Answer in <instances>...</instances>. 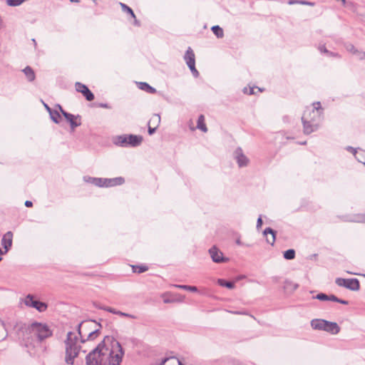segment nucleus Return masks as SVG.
<instances>
[{
    "label": "nucleus",
    "instance_id": "obj_1",
    "mask_svg": "<svg viewBox=\"0 0 365 365\" xmlns=\"http://www.w3.org/2000/svg\"><path fill=\"white\" fill-rule=\"evenodd\" d=\"M116 347L118 353L114 354L113 349H110L108 354L99 352L93 356V359H91L90 363L86 360V365H120L125 350L119 341H116Z\"/></svg>",
    "mask_w": 365,
    "mask_h": 365
},
{
    "label": "nucleus",
    "instance_id": "obj_2",
    "mask_svg": "<svg viewBox=\"0 0 365 365\" xmlns=\"http://www.w3.org/2000/svg\"><path fill=\"white\" fill-rule=\"evenodd\" d=\"M78 341V337L75 336L73 331H70L67 333L66 339L64 341L66 346L65 362L67 364L73 365L75 359L78 357L80 353L81 346L77 345Z\"/></svg>",
    "mask_w": 365,
    "mask_h": 365
},
{
    "label": "nucleus",
    "instance_id": "obj_3",
    "mask_svg": "<svg viewBox=\"0 0 365 365\" xmlns=\"http://www.w3.org/2000/svg\"><path fill=\"white\" fill-rule=\"evenodd\" d=\"M29 329L31 332L34 333L36 337L37 341L40 343L51 337L53 334V330L46 323L38 322L37 321L31 322L29 326Z\"/></svg>",
    "mask_w": 365,
    "mask_h": 365
},
{
    "label": "nucleus",
    "instance_id": "obj_4",
    "mask_svg": "<svg viewBox=\"0 0 365 365\" xmlns=\"http://www.w3.org/2000/svg\"><path fill=\"white\" fill-rule=\"evenodd\" d=\"M83 180L99 187H111L116 185H121L125 182V178L123 177H116L113 178H95L84 176Z\"/></svg>",
    "mask_w": 365,
    "mask_h": 365
},
{
    "label": "nucleus",
    "instance_id": "obj_5",
    "mask_svg": "<svg viewBox=\"0 0 365 365\" xmlns=\"http://www.w3.org/2000/svg\"><path fill=\"white\" fill-rule=\"evenodd\" d=\"M143 140L140 135L123 134L118 135L113 143L122 148H135L139 146Z\"/></svg>",
    "mask_w": 365,
    "mask_h": 365
},
{
    "label": "nucleus",
    "instance_id": "obj_6",
    "mask_svg": "<svg viewBox=\"0 0 365 365\" xmlns=\"http://www.w3.org/2000/svg\"><path fill=\"white\" fill-rule=\"evenodd\" d=\"M314 330L327 331L331 334H336L340 331V327L336 322H329L323 319H314L310 322Z\"/></svg>",
    "mask_w": 365,
    "mask_h": 365
},
{
    "label": "nucleus",
    "instance_id": "obj_7",
    "mask_svg": "<svg viewBox=\"0 0 365 365\" xmlns=\"http://www.w3.org/2000/svg\"><path fill=\"white\" fill-rule=\"evenodd\" d=\"M106 341L110 342L112 349L114 350L116 346V341H118L113 336H106L103 341H101L93 349H92L86 356V360L88 361V363L91 362V359H93V356L99 352H104L103 350L106 349L108 351V348L106 346Z\"/></svg>",
    "mask_w": 365,
    "mask_h": 365
},
{
    "label": "nucleus",
    "instance_id": "obj_8",
    "mask_svg": "<svg viewBox=\"0 0 365 365\" xmlns=\"http://www.w3.org/2000/svg\"><path fill=\"white\" fill-rule=\"evenodd\" d=\"M23 302L26 307L36 309L39 312H43L48 308L47 303L37 299L35 296L31 294H28Z\"/></svg>",
    "mask_w": 365,
    "mask_h": 365
},
{
    "label": "nucleus",
    "instance_id": "obj_9",
    "mask_svg": "<svg viewBox=\"0 0 365 365\" xmlns=\"http://www.w3.org/2000/svg\"><path fill=\"white\" fill-rule=\"evenodd\" d=\"M336 285L341 287H344L351 291H359L360 289V282L357 278H341L337 277L335 279Z\"/></svg>",
    "mask_w": 365,
    "mask_h": 365
},
{
    "label": "nucleus",
    "instance_id": "obj_10",
    "mask_svg": "<svg viewBox=\"0 0 365 365\" xmlns=\"http://www.w3.org/2000/svg\"><path fill=\"white\" fill-rule=\"evenodd\" d=\"M59 108L61 115L65 118L66 120L69 123L71 130L81 125V116L80 115H73L65 110L59 104L57 105Z\"/></svg>",
    "mask_w": 365,
    "mask_h": 365
},
{
    "label": "nucleus",
    "instance_id": "obj_11",
    "mask_svg": "<svg viewBox=\"0 0 365 365\" xmlns=\"http://www.w3.org/2000/svg\"><path fill=\"white\" fill-rule=\"evenodd\" d=\"M184 60L189 68L190 72L195 78L200 76L199 71L195 67V56L194 51L190 47H188L184 55Z\"/></svg>",
    "mask_w": 365,
    "mask_h": 365
},
{
    "label": "nucleus",
    "instance_id": "obj_12",
    "mask_svg": "<svg viewBox=\"0 0 365 365\" xmlns=\"http://www.w3.org/2000/svg\"><path fill=\"white\" fill-rule=\"evenodd\" d=\"M208 252L213 262L217 264L226 263L230 261V258L224 256L222 252L216 246H212Z\"/></svg>",
    "mask_w": 365,
    "mask_h": 365
},
{
    "label": "nucleus",
    "instance_id": "obj_13",
    "mask_svg": "<svg viewBox=\"0 0 365 365\" xmlns=\"http://www.w3.org/2000/svg\"><path fill=\"white\" fill-rule=\"evenodd\" d=\"M76 91L81 93L88 101H92L95 98L93 93L88 88V87L81 82L75 83Z\"/></svg>",
    "mask_w": 365,
    "mask_h": 365
},
{
    "label": "nucleus",
    "instance_id": "obj_14",
    "mask_svg": "<svg viewBox=\"0 0 365 365\" xmlns=\"http://www.w3.org/2000/svg\"><path fill=\"white\" fill-rule=\"evenodd\" d=\"M233 155L240 168L246 167L248 165L250 160L244 154L242 148L237 147L234 151Z\"/></svg>",
    "mask_w": 365,
    "mask_h": 365
},
{
    "label": "nucleus",
    "instance_id": "obj_15",
    "mask_svg": "<svg viewBox=\"0 0 365 365\" xmlns=\"http://www.w3.org/2000/svg\"><path fill=\"white\" fill-rule=\"evenodd\" d=\"M13 245V232L11 231L6 232L1 238V245L4 248V252L6 254L12 247Z\"/></svg>",
    "mask_w": 365,
    "mask_h": 365
},
{
    "label": "nucleus",
    "instance_id": "obj_16",
    "mask_svg": "<svg viewBox=\"0 0 365 365\" xmlns=\"http://www.w3.org/2000/svg\"><path fill=\"white\" fill-rule=\"evenodd\" d=\"M263 235L266 237L268 244L273 246L276 241L277 231L270 227H266L263 231Z\"/></svg>",
    "mask_w": 365,
    "mask_h": 365
},
{
    "label": "nucleus",
    "instance_id": "obj_17",
    "mask_svg": "<svg viewBox=\"0 0 365 365\" xmlns=\"http://www.w3.org/2000/svg\"><path fill=\"white\" fill-rule=\"evenodd\" d=\"M160 123V115L158 114H155L154 117L152 119H150V121L148 122V135H152L156 132V130H157Z\"/></svg>",
    "mask_w": 365,
    "mask_h": 365
},
{
    "label": "nucleus",
    "instance_id": "obj_18",
    "mask_svg": "<svg viewBox=\"0 0 365 365\" xmlns=\"http://www.w3.org/2000/svg\"><path fill=\"white\" fill-rule=\"evenodd\" d=\"M302 122L303 124V131L304 134L309 135L317 130V125L312 123L310 120L306 119L304 115L302 117Z\"/></svg>",
    "mask_w": 365,
    "mask_h": 365
},
{
    "label": "nucleus",
    "instance_id": "obj_19",
    "mask_svg": "<svg viewBox=\"0 0 365 365\" xmlns=\"http://www.w3.org/2000/svg\"><path fill=\"white\" fill-rule=\"evenodd\" d=\"M136 84L140 90L144 91L148 93L154 94L157 92L154 87L146 82H136Z\"/></svg>",
    "mask_w": 365,
    "mask_h": 365
},
{
    "label": "nucleus",
    "instance_id": "obj_20",
    "mask_svg": "<svg viewBox=\"0 0 365 365\" xmlns=\"http://www.w3.org/2000/svg\"><path fill=\"white\" fill-rule=\"evenodd\" d=\"M22 71L25 74L29 82H33L36 78V74L34 69L29 66H26Z\"/></svg>",
    "mask_w": 365,
    "mask_h": 365
},
{
    "label": "nucleus",
    "instance_id": "obj_21",
    "mask_svg": "<svg viewBox=\"0 0 365 365\" xmlns=\"http://www.w3.org/2000/svg\"><path fill=\"white\" fill-rule=\"evenodd\" d=\"M217 284L220 287H226L229 289H232L235 287V282L227 281L225 279L220 278L217 279Z\"/></svg>",
    "mask_w": 365,
    "mask_h": 365
},
{
    "label": "nucleus",
    "instance_id": "obj_22",
    "mask_svg": "<svg viewBox=\"0 0 365 365\" xmlns=\"http://www.w3.org/2000/svg\"><path fill=\"white\" fill-rule=\"evenodd\" d=\"M197 128H198L199 130L204 133H206L207 131V128L205 122V116L202 114H200L198 116L197 120Z\"/></svg>",
    "mask_w": 365,
    "mask_h": 365
},
{
    "label": "nucleus",
    "instance_id": "obj_23",
    "mask_svg": "<svg viewBox=\"0 0 365 365\" xmlns=\"http://www.w3.org/2000/svg\"><path fill=\"white\" fill-rule=\"evenodd\" d=\"M132 270L134 273L141 274L148 270V266L145 264L132 265Z\"/></svg>",
    "mask_w": 365,
    "mask_h": 365
},
{
    "label": "nucleus",
    "instance_id": "obj_24",
    "mask_svg": "<svg viewBox=\"0 0 365 365\" xmlns=\"http://www.w3.org/2000/svg\"><path fill=\"white\" fill-rule=\"evenodd\" d=\"M211 31L217 38H222L224 36L223 29L219 25L212 26Z\"/></svg>",
    "mask_w": 365,
    "mask_h": 365
},
{
    "label": "nucleus",
    "instance_id": "obj_25",
    "mask_svg": "<svg viewBox=\"0 0 365 365\" xmlns=\"http://www.w3.org/2000/svg\"><path fill=\"white\" fill-rule=\"evenodd\" d=\"M49 115H50L51 120L53 123L58 124L61 122V113L58 110H55L50 111Z\"/></svg>",
    "mask_w": 365,
    "mask_h": 365
},
{
    "label": "nucleus",
    "instance_id": "obj_26",
    "mask_svg": "<svg viewBox=\"0 0 365 365\" xmlns=\"http://www.w3.org/2000/svg\"><path fill=\"white\" fill-rule=\"evenodd\" d=\"M174 287H178L179 289L192 292H198V289L195 286L187 285V284H174Z\"/></svg>",
    "mask_w": 365,
    "mask_h": 365
},
{
    "label": "nucleus",
    "instance_id": "obj_27",
    "mask_svg": "<svg viewBox=\"0 0 365 365\" xmlns=\"http://www.w3.org/2000/svg\"><path fill=\"white\" fill-rule=\"evenodd\" d=\"M296 252L294 249H288L283 252V257L287 260H292L295 258Z\"/></svg>",
    "mask_w": 365,
    "mask_h": 365
},
{
    "label": "nucleus",
    "instance_id": "obj_28",
    "mask_svg": "<svg viewBox=\"0 0 365 365\" xmlns=\"http://www.w3.org/2000/svg\"><path fill=\"white\" fill-rule=\"evenodd\" d=\"M122 10L125 12L127 14L130 15L131 18L135 19V14L133 10L128 6L127 4L123 3H120Z\"/></svg>",
    "mask_w": 365,
    "mask_h": 365
},
{
    "label": "nucleus",
    "instance_id": "obj_29",
    "mask_svg": "<svg viewBox=\"0 0 365 365\" xmlns=\"http://www.w3.org/2000/svg\"><path fill=\"white\" fill-rule=\"evenodd\" d=\"M288 4L289 5H292L294 4H299L302 5H307V6H314L315 5V2L309 1H306V0H289Z\"/></svg>",
    "mask_w": 365,
    "mask_h": 365
},
{
    "label": "nucleus",
    "instance_id": "obj_30",
    "mask_svg": "<svg viewBox=\"0 0 365 365\" xmlns=\"http://www.w3.org/2000/svg\"><path fill=\"white\" fill-rule=\"evenodd\" d=\"M345 48L346 49L347 51L354 54V55H357V56H360V54L361 53V51H359L352 43H346L345 45Z\"/></svg>",
    "mask_w": 365,
    "mask_h": 365
},
{
    "label": "nucleus",
    "instance_id": "obj_31",
    "mask_svg": "<svg viewBox=\"0 0 365 365\" xmlns=\"http://www.w3.org/2000/svg\"><path fill=\"white\" fill-rule=\"evenodd\" d=\"M101 331L100 329H96L88 335L86 340L93 341L101 334Z\"/></svg>",
    "mask_w": 365,
    "mask_h": 365
},
{
    "label": "nucleus",
    "instance_id": "obj_32",
    "mask_svg": "<svg viewBox=\"0 0 365 365\" xmlns=\"http://www.w3.org/2000/svg\"><path fill=\"white\" fill-rule=\"evenodd\" d=\"M314 299H318L322 302L328 301L329 299V294H327L323 292H319L316 296L313 297Z\"/></svg>",
    "mask_w": 365,
    "mask_h": 365
},
{
    "label": "nucleus",
    "instance_id": "obj_33",
    "mask_svg": "<svg viewBox=\"0 0 365 365\" xmlns=\"http://www.w3.org/2000/svg\"><path fill=\"white\" fill-rule=\"evenodd\" d=\"M314 108L312 109V112L314 113L315 110L320 115L323 113V108L322 107L321 103L319 101L315 102L313 103Z\"/></svg>",
    "mask_w": 365,
    "mask_h": 365
},
{
    "label": "nucleus",
    "instance_id": "obj_34",
    "mask_svg": "<svg viewBox=\"0 0 365 365\" xmlns=\"http://www.w3.org/2000/svg\"><path fill=\"white\" fill-rule=\"evenodd\" d=\"M285 285H286L287 288L290 287L292 291H295L299 287V284L297 283H294L288 279H287L285 281Z\"/></svg>",
    "mask_w": 365,
    "mask_h": 365
},
{
    "label": "nucleus",
    "instance_id": "obj_35",
    "mask_svg": "<svg viewBox=\"0 0 365 365\" xmlns=\"http://www.w3.org/2000/svg\"><path fill=\"white\" fill-rule=\"evenodd\" d=\"M93 107H98V108H108L110 109L111 106L107 103H98V102H94L92 103Z\"/></svg>",
    "mask_w": 365,
    "mask_h": 365
},
{
    "label": "nucleus",
    "instance_id": "obj_36",
    "mask_svg": "<svg viewBox=\"0 0 365 365\" xmlns=\"http://www.w3.org/2000/svg\"><path fill=\"white\" fill-rule=\"evenodd\" d=\"M118 315L120 317H127V318H130V319H137L138 318L137 316H135L134 314L125 313V312H123L121 311H120L118 312Z\"/></svg>",
    "mask_w": 365,
    "mask_h": 365
},
{
    "label": "nucleus",
    "instance_id": "obj_37",
    "mask_svg": "<svg viewBox=\"0 0 365 365\" xmlns=\"http://www.w3.org/2000/svg\"><path fill=\"white\" fill-rule=\"evenodd\" d=\"M353 221L357 222L365 223V212L363 214H359L356 216V219Z\"/></svg>",
    "mask_w": 365,
    "mask_h": 365
},
{
    "label": "nucleus",
    "instance_id": "obj_38",
    "mask_svg": "<svg viewBox=\"0 0 365 365\" xmlns=\"http://www.w3.org/2000/svg\"><path fill=\"white\" fill-rule=\"evenodd\" d=\"M255 87H250L247 88V87H245L242 90L243 93L248 95H253L255 94L254 91Z\"/></svg>",
    "mask_w": 365,
    "mask_h": 365
},
{
    "label": "nucleus",
    "instance_id": "obj_39",
    "mask_svg": "<svg viewBox=\"0 0 365 365\" xmlns=\"http://www.w3.org/2000/svg\"><path fill=\"white\" fill-rule=\"evenodd\" d=\"M93 307H95L96 309H101V310H104V311H106V307H107V306L102 305V304H99V303H98V302H93Z\"/></svg>",
    "mask_w": 365,
    "mask_h": 365
},
{
    "label": "nucleus",
    "instance_id": "obj_40",
    "mask_svg": "<svg viewBox=\"0 0 365 365\" xmlns=\"http://www.w3.org/2000/svg\"><path fill=\"white\" fill-rule=\"evenodd\" d=\"M87 320H83L82 322H81L76 327V331L78 332V334L81 336V327L83 325V323L86 322Z\"/></svg>",
    "mask_w": 365,
    "mask_h": 365
},
{
    "label": "nucleus",
    "instance_id": "obj_41",
    "mask_svg": "<svg viewBox=\"0 0 365 365\" xmlns=\"http://www.w3.org/2000/svg\"><path fill=\"white\" fill-rule=\"evenodd\" d=\"M86 320H87V322H92L96 323L97 324V326L98 327V329H100V330L101 331L102 324H101V322L102 321V319H100L98 322L93 319H88Z\"/></svg>",
    "mask_w": 365,
    "mask_h": 365
},
{
    "label": "nucleus",
    "instance_id": "obj_42",
    "mask_svg": "<svg viewBox=\"0 0 365 365\" xmlns=\"http://www.w3.org/2000/svg\"><path fill=\"white\" fill-rule=\"evenodd\" d=\"M356 159L357 160L358 162L359 163H361L362 162H364L365 160V158L363 156V154L361 153H356V155H354Z\"/></svg>",
    "mask_w": 365,
    "mask_h": 365
},
{
    "label": "nucleus",
    "instance_id": "obj_43",
    "mask_svg": "<svg viewBox=\"0 0 365 365\" xmlns=\"http://www.w3.org/2000/svg\"><path fill=\"white\" fill-rule=\"evenodd\" d=\"M106 311L116 315H118V312H120V310H117L111 307H107Z\"/></svg>",
    "mask_w": 365,
    "mask_h": 365
},
{
    "label": "nucleus",
    "instance_id": "obj_44",
    "mask_svg": "<svg viewBox=\"0 0 365 365\" xmlns=\"http://www.w3.org/2000/svg\"><path fill=\"white\" fill-rule=\"evenodd\" d=\"M327 56H328L329 57H334V58H341V55L339 53L332 52L330 51H328Z\"/></svg>",
    "mask_w": 365,
    "mask_h": 365
},
{
    "label": "nucleus",
    "instance_id": "obj_45",
    "mask_svg": "<svg viewBox=\"0 0 365 365\" xmlns=\"http://www.w3.org/2000/svg\"><path fill=\"white\" fill-rule=\"evenodd\" d=\"M339 298L337 297L336 295L333 294H329V299H328V301H331V302H339Z\"/></svg>",
    "mask_w": 365,
    "mask_h": 365
},
{
    "label": "nucleus",
    "instance_id": "obj_46",
    "mask_svg": "<svg viewBox=\"0 0 365 365\" xmlns=\"http://www.w3.org/2000/svg\"><path fill=\"white\" fill-rule=\"evenodd\" d=\"M235 243L239 245V246H245V247H251L252 245H249V244H245L243 243L241 240H240V237H239L238 238L236 239L235 240Z\"/></svg>",
    "mask_w": 365,
    "mask_h": 365
},
{
    "label": "nucleus",
    "instance_id": "obj_47",
    "mask_svg": "<svg viewBox=\"0 0 365 365\" xmlns=\"http://www.w3.org/2000/svg\"><path fill=\"white\" fill-rule=\"evenodd\" d=\"M319 51H320V53H325L326 55L328 53V49L327 48V47L325 46V45H320L318 48Z\"/></svg>",
    "mask_w": 365,
    "mask_h": 365
},
{
    "label": "nucleus",
    "instance_id": "obj_48",
    "mask_svg": "<svg viewBox=\"0 0 365 365\" xmlns=\"http://www.w3.org/2000/svg\"><path fill=\"white\" fill-rule=\"evenodd\" d=\"M262 224H263V221L262 219V216L259 215L257 220V226H256L257 229L259 230V228H261Z\"/></svg>",
    "mask_w": 365,
    "mask_h": 365
},
{
    "label": "nucleus",
    "instance_id": "obj_49",
    "mask_svg": "<svg viewBox=\"0 0 365 365\" xmlns=\"http://www.w3.org/2000/svg\"><path fill=\"white\" fill-rule=\"evenodd\" d=\"M346 150L353 153L354 155L357 153V149L349 145L346 148Z\"/></svg>",
    "mask_w": 365,
    "mask_h": 365
},
{
    "label": "nucleus",
    "instance_id": "obj_50",
    "mask_svg": "<svg viewBox=\"0 0 365 365\" xmlns=\"http://www.w3.org/2000/svg\"><path fill=\"white\" fill-rule=\"evenodd\" d=\"M170 359H172L171 357H164L157 364V365H164Z\"/></svg>",
    "mask_w": 365,
    "mask_h": 365
},
{
    "label": "nucleus",
    "instance_id": "obj_51",
    "mask_svg": "<svg viewBox=\"0 0 365 365\" xmlns=\"http://www.w3.org/2000/svg\"><path fill=\"white\" fill-rule=\"evenodd\" d=\"M177 300L175 299H170V298H165L163 299V302L165 303V304H169V303H172V302H176Z\"/></svg>",
    "mask_w": 365,
    "mask_h": 365
},
{
    "label": "nucleus",
    "instance_id": "obj_52",
    "mask_svg": "<svg viewBox=\"0 0 365 365\" xmlns=\"http://www.w3.org/2000/svg\"><path fill=\"white\" fill-rule=\"evenodd\" d=\"M338 303L344 304V305H348L349 301L339 298Z\"/></svg>",
    "mask_w": 365,
    "mask_h": 365
},
{
    "label": "nucleus",
    "instance_id": "obj_53",
    "mask_svg": "<svg viewBox=\"0 0 365 365\" xmlns=\"http://www.w3.org/2000/svg\"><path fill=\"white\" fill-rule=\"evenodd\" d=\"M24 205L26 207H31L33 206V202L30 200H26Z\"/></svg>",
    "mask_w": 365,
    "mask_h": 365
},
{
    "label": "nucleus",
    "instance_id": "obj_54",
    "mask_svg": "<svg viewBox=\"0 0 365 365\" xmlns=\"http://www.w3.org/2000/svg\"><path fill=\"white\" fill-rule=\"evenodd\" d=\"M0 324L2 325V327H4V329H5V331L8 333L7 327H6V323L4 322V321H3L2 319H0Z\"/></svg>",
    "mask_w": 365,
    "mask_h": 365
},
{
    "label": "nucleus",
    "instance_id": "obj_55",
    "mask_svg": "<svg viewBox=\"0 0 365 365\" xmlns=\"http://www.w3.org/2000/svg\"><path fill=\"white\" fill-rule=\"evenodd\" d=\"M134 19V21H133V25L136 26H140V21H138L136 18L135 19Z\"/></svg>",
    "mask_w": 365,
    "mask_h": 365
},
{
    "label": "nucleus",
    "instance_id": "obj_56",
    "mask_svg": "<svg viewBox=\"0 0 365 365\" xmlns=\"http://www.w3.org/2000/svg\"><path fill=\"white\" fill-rule=\"evenodd\" d=\"M88 341V340H86V338H84L82 335H81V336H80V341L81 344H84Z\"/></svg>",
    "mask_w": 365,
    "mask_h": 365
},
{
    "label": "nucleus",
    "instance_id": "obj_57",
    "mask_svg": "<svg viewBox=\"0 0 365 365\" xmlns=\"http://www.w3.org/2000/svg\"><path fill=\"white\" fill-rule=\"evenodd\" d=\"M44 106L48 110V113L50 114V111L55 110L54 109L51 108L47 104L44 103Z\"/></svg>",
    "mask_w": 365,
    "mask_h": 365
},
{
    "label": "nucleus",
    "instance_id": "obj_58",
    "mask_svg": "<svg viewBox=\"0 0 365 365\" xmlns=\"http://www.w3.org/2000/svg\"><path fill=\"white\" fill-rule=\"evenodd\" d=\"M25 327H26V324H21V326L19 327L18 331H22V330L25 328Z\"/></svg>",
    "mask_w": 365,
    "mask_h": 365
},
{
    "label": "nucleus",
    "instance_id": "obj_59",
    "mask_svg": "<svg viewBox=\"0 0 365 365\" xmlns=\"http://www.w3.org/2000/svg\"><path fill=\"white\" fill-rule=\"evenodd\" d=\"M364 58H365V51L364 52H361V53L360 54L359 58L360 60H363Z\"/></svg>",
    "mask_w": 365,
    "mask_h": 365
},
{
    "label": "nucleus",
    "instance_id": "obj_60",
    "mask_svg": "<svg viewBox=\"0 0 365 365\" xmlns=\"http://www.w3.org/2000/svg\"><path fill=\"white\" fill-rule=\"evenodd\" d=\"M173 359H176L178 360V365H185L179 359H178L176 356H173Z\"/></svg>",
    "mask_w": 365,
    "mask_h": 365
},
{
    "label": "nucleus",
    "instance_id": "obj_61",
    "mask_svg": "<svg viewBox=\"0 0 365 365\" xmlns=\"http://www.w3.org/2000/svg\"><path fill=\"white\" fill-rule=\"evenodd\" d=\"M32 42H33V44L34 45V47L36 48L37 43L36 41V39L35 38H32Z\"/></svg>",
    "mask_w": 365,
    "mask_h": 365
},
{
    "label": "nucleus",
    "instance_id": "obj_62",
    "mask_svg": "<svg viewBox=\"0 0 365 365\" xmlns=\"http://www.w3.org/2000/svg\"><path fill=\"white\" fill-rule=\"evenodd\" d=\"M317 256H318V255H317V254H314V255H311V256H310V259H312V258H317Z\"/></svg>",
    "mask_w": 365,
    "mask_h": 365
},
{
    "label": "nucleus",
    "instance_id": "obj_63",
    "mask_svg": "<svg viewBox=\"0 0 365 365\" xmlns=\"http://www.w3.org/2000/svg\"><path fill=\"white\" fill-rule=\"evenodd\" d=\"M4 255H5V253L4 252V250L1 248H0V256H2Z\"/></svg>",
    "mask_w": 365,
    "mask_h": 365
},
{
    "label": "nucleus",
    "instance_id": "obj_64",
    "mask_svg": "<svg viewBox=\"0 0 365 365\" xmlns=\"http://www.w3.org/2000/svg\"><path fill=\"white\" fill-rule=\"evenodd\" d=\"M70 1H71V2H76V3H77V2H78V1H79V0H70Z\"/></svg>",
    "mask_w": 365,
    "mask_h": 365
}]
</instances>
